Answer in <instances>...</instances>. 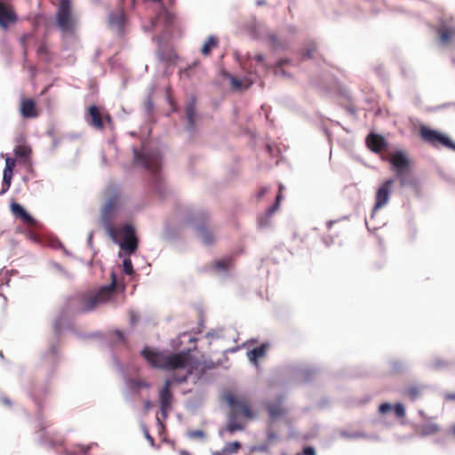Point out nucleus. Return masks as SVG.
Returning <instances> with one entry per match:
<instances>
[{"mask_svg":"<svg viewBox=\"0 0 455 455\" xmlns=\"http://www.w3.org/2000/svg\"><path fill=\"white\" fill-rule=\"evenodd\" d=\"M296 455H316L315 451L313 447H305L302 453H297Z\"/></svg>","mask_w":455,"mask_h":455,"instance_id":"nucleus-39","label":"nucleus"},{"mask_svg":"<svg viewBox=\"0 0 455 455\" xmlns=\"http://www.w3.org/2000/svg\"><path fill=\"white\" fill-rule=\"evenodd\" d=\"M90 449H91L90 445L85 446V445H82V444H77L74 447V451H67V454H68V455H76L79 453L86 454Z\"/></svg>","mask_w":455,"mask_h":455,"instance_id":"nucleus-34","label":"nucleus"},{"mask_svg":"<svg viewBox=\"0 0 455 455\" xmlns=\"http://www.w3.org/2000/svg\"><path fill=\"white\" fill-rule=\"evenodd\" d=\"M366 144L368 148L375 152L379 153L386 148V141L381 135L371 133L366 138Z\"/></svg>","mask_w":455,"mask_h":455,"instance_id":"nucleus-18","label":"nucleus"},{"mask_svg":"<svg viewBox=\"0 0 455 455\" xmlns=\"http://www.w3.org/2000/svg\"><path fill=\"white\" fill-rule=\"evenodd\" d=\"M444 398L445 400L447 401H451V400H454L455 401V394H452V393H447L444 395Z\"/></svg>","mask_w":455,"mask_h":455,"instance_id":"nucleus-46","label":"nucleus"},{"mask_svg":"<svg viewBox=\"0 0 455 455\" xmlns=\"http://www.w3.org/2000/svg\"><path fill=\"white\" fill-rule=\"evenodd\" d=\"M282 185H280L279 187V193L276 195L275 196V204L270 206L267 211V216H270L271 214H273L280 206V201H281V198H282V196H281V193H282Z\"/></svg>","mask_w":455,"mask_h":455,"instance_id":"nucleus-30","label":"nucleus"},{"mask_svg":"<svg viewBox=\"0 0 455 455\" xmlns=\"http://www.w3.org/2000/svg\"><path fill=\"white\" fill-rule=\"evenodd\" d=\"M131 389L139 392L141 388L150 387V384L144 379H131L129 382Z\"/></svg>","mask_w":455,"mask_h":455,"instance_id":"nucleus-28","label":"nucleus"},{"mask_svg":"<svg viewBox=\"0 0 455 455\" xmlns=\"http://www.w3.org/2000/svg\"><path fill=\"white\" fill-rule=\"evenodd\" d=\"M267 149L270 155H274L275 151H276L277 153L280 152L279 148H274L271 145H267Z\"/></svg>","mask_w":455,"mask_h":455,"instance_id":"nucleus-42","label":"nucleus"},{"mask_svg":"<svg viewBox=\"0 0 455 455\" xmlns=\"http://www.w3.org/2000/svg\"><path fill=\"white\" fill-rule=\"evenodd\" d=\"M316 51V45L315 43H310L307 44V48L302 52V59H311L315 52Z\"/></svg>","mask_w":455,"mask_h":455,"instance_id":"nucleus-32","label":"nucleus"},{"mask_svg":"<svg viewBox=\"0 0 455 455\" xmlns=\"http://www.w3.org/2000/svg\"><path fill=\"white\" fill-rule=\"evenodd\" d=\"M262 59H263V57H262L261 55H258V56H256V60H257L258 61H261V60H262Z\"/></svg>","mask_w":455,"mask_h":455,"instance_id":"nucleus-50","label":"nucleus"},{"mask_svg":"<svg viewBox=\"0 0 455 455\" xmlns=\"http://www.w3.org/2000/svg\"><path fill=\"white\" fill-rule=\"evenodd\" d=\"M152 406H153V404H152L151 401H149V400H147L144 403V409L146 411H148L152 408Z\"/></svg>","mask_w":455,"mask_h":455,"instance_id":"nucleus-44","label":"nucleus"},{"mask_svg":"<svg viewBox=\"0 0 455 455\" xmlns=\"http://www.w3.org/2000/svg\"><path fill=\"white\" fill-rule=\"evenodd\" d=\"M195 115H196V106L194 102H190L186 107V116L190 128H193L195 125Z\"/></svg>","mask_w":455,"mask_h":455,"instance_id":"nucleus-26","label":"nucleus"},{"mask_svg":"<svg viewBox=\"0 0 455 455\" xmlns=\"http://www.w3.org/2000/svg\"><path fill=\"white\" fill-rule=\"evenodd\" d=\"M125 21L124 11L121 8L110 12L108 18L109 28L116 30L119 35L124 34Z\"/></svg>","mask_w":455,"mask_h":455,"instance_id":"nucleus-13","label":"nucleus"},{"mask_svg":"<svg viewBox=\"0 0 455 455\" xmlns=\"http://www.w3.org/2000/svg\"><path fill=\"white\" fill-rule=\"evenodd\" d=\"M219 40L213 36H210L202 46L201 52L204 56H209L212 50L218 46Z\"/></svg>","mask_w":455,"mask_h":455,"instance_id":"nucleus-22","label":"nucleus"},{"mask_svg":"<svg viewBox=\"0 0 455 455\" xmlns=\"http://www.w3.org/2000/svg\"><path fill=\"white\" fill-rule=\"evenodd\" d=\"M243 424L236 422L234 419H230L227 424V430L229 433H234L235 431L243 430Z\"/></svg>","mask_w":455,"mask_h":455,"instance_id":"nucleus-31","label":"nucleus"},{"mask_svg":"<svg viewBox=\"0 0 455 455\" xmlns=\"http://www.w3.org/2000/svg\"><path fill=\"white\" fill-rule=\"evenodd\" d=\"M392 405L388 403H381L379 407V411L381 413V414H385L387 412H388L389 411L392 410Z\"/></svg>","mask_w":455,"mask_h":455,"instance_id":"nucleus-38","label":"nucleus"},{"mask_svg":"<svg viewBox=\"0 0 455 455\" xmlns=\"http://www.w3.org/2000/svg\"><path fill=\"white\" fill-rule=\"evenodd\" d=\"M439 430H440V427L437 424L427 423V424L421 426L419 433L421 435L426 436V435H435L437 432H439Z\"/></svg>","mask_w":455,"mask_h":455,"instance_id":"nucleus-24","label":"nucleus"},{"mask_svg":"<svg viewBox=\"0 0 455 455\" xmlns=\"http://www.w3.org/2000/svg\"><path fill=\"white\" fill-rule=\"evenodd\" d=\"M141 355L154 368L168 371L185 370V374L175 377V380L179 383L185 382L192 374L200 379L206 371L215 368L212 361L194 358L187 352L166 354L145 347Z\"/></svg>","mask_w":455,"mask_h":455,"instance_id":"nucleus-1","label":"nucleus"},{"mask_svg":"<svg viewBox=\"0 0 455 455\" xmlns=\"http://www.w3.org/2000/svg\"><path fill=\"white\" fill-rule=\"evenodd\" d=\"M123 241L120 243L122 250L128 254H132L138 248V239L136 237L135 229L131 225H125L123 228Z\"/></svg>","mask_w":455,"mask_h":455,"instance_id":"nucleus-11","label":"nucleus"},{"mask_svg":"<svg viewBox=\"0 0 455 455\" xmlns=\"http://www.w3.org/2000/svg\"><path fill=\"white\" fill-rule=\"evenodd\" d=\"M194 435H196V436L202 437L204 435V433L202 431H196V432H195Z\"/></svg>","mask_w":455,"mask_h":455,"instance_id":"nucleus-48","label":"nucleus"},{"mask_svg":"<svg viewBox=\"0 0 455 455\" xmlns=\"http://www.w3.org/2000/svg\"><path fill=\"white\" fill-rule=\"evenodd\" d=\"M231 84L235 89H241L243 88L242 81H240L237 78L232 77L231 78Z\"/></svg>","mask_w":455,"mask_h":455,"instance_id":"nucleus-40","label":"nucleus"},{"mask_svg":"<svg viewBox=\"0 0 455 455\" xmlns=\"http://www.w3.org/2000/svg\"><path fill=\"white\" fill-rule=\"evenodd\" d=\"M267 350V344H261L259 347H254L247 353L248 359L254 363L258 364V360L264 357Z\"/></svg>","mask_w":455,"mask_h":455,"instance_id":"nucleus-19","label":"nucleus"},{"mask_svg":"<svg viewBox=\"0 0 455 455\" xmlns=\"http://www.w3.org/2000/svg\"><path fill=\"white\" fill-rule=\"evenodd\" d=\"M31 148L27 145H18L14 148V154L17 157L27 159L31 155Z\"/></svg>","mask_w":455,"mask_h":455,"instance_id":"nucleus-25","label":"nucleus"},{"mask_svg":"<svg viewBox=\"0 0 455 455\" xmlns=\"http://www.w3.org/2000/svg\"><path fill=\"white\" fill-rule=\"evenodd\" d=\"M228 403L234 408L235 413L243 415L249 419L254 418V413L252 412L251 406L246 400L229 397Z\"/></svg>","mask_w":455,"mask_h":455,"instance_id":"nucleus-15","label":"nucleus"},{"mask_svg":"<svg viewBox=\"0 0 455 455\" xmlns=\"http://www.w3.org/2000/svg\"><path fill=\"white\" fill-rule=\"evenodd\" d=\"M267 39H268V42H269L270 45H271L272 47L275 48V47H276V43H277V38H276V36H275V35H272V34H271V35H269V36H267Z\"/></svg>","mask_w":455,"mask_h":455,"instance_id":"nucleus-41","label":"nucleus"},{"mask_svg":"<svg viewBox=\"0 0 455 455\" xmlns=\"http://www.w3.org/2000/svg\"><path fill=\"white\" fill-rule=\"evenodd\" d=\"M282 62H283V60H279V61H278V65H280V66H281V65H282Z\"/></svg>","mask_w":455,"mask_h":455,"instance_id":"nucleus-55","label":"nucleus"},{"mask_svg":"<svg viewBox=\"0 0 455 455\" xmlns=\"http://www.w3.org/2000/svg\"><path fill=\"white\" fill-rule=\"evenodd\" d=\"M241 447V444L239 442H233L227 444L225 451H227L228 454L236 452Z\"/></svg>","mask_w":455,"mask_h":455,"instance_id":"nucleus-35","label":"nucleus"},{"mask_svg":"<svg viewBox=\"0 0 455 455\" xmlns=\"http://www.w3.org/2000/svg\"><path fill=\"white\" fill-rule=\"evenodd\" d=\"M11 212L15 218L20 220L24 224L29 227H35L36 225V220L28 214L20 204L15 202L12 203Z\"/></svg>","mask_w":455,"mask_h":455,"instance_id":"nucleus-17","label":"nucleus"},{"mask_svg":"<svg viewBox=\"0 0 455 455\" xmlns=\"http://www.w3.org/2000/svg\"><path fill=\"white\" fill-rule=\"evenodd\" d=\"M0 402L3 404L6 405V406H11L12 405V401L9 398H7V397L0 398Z\"/></svg>","mask_w":455,"mask_h":455,"instance_id":"nucleus-43","label":"nucleus"},{"mask_svg":"<svg viewBox=\"0 0 455 455\" xmlns=\"http://www.w3.org/2000/svg\"><path fill=\"white\" fill-rule=\"evenodd\" d=\"M88 116L89 124L97 130L104 129V120L108 124H112V118L108 112L100 113V108L95 105L89 107Z\"/></svg>","mask_w":455,"mask_h":455,"instance_id":"nucleus-10","label":"nucleus"},{"mask_svg":"<svg viewBox=\"0 0 455 455\" xmlns=\"http://www.w3.org/2000/svg\"><path fill=\"white\" fill-rule=\"evenodd\" d=\"M131 319L132 323H135V317L133 315H132Z\"/></svg>","mask_w":455,"mask_h":455,"instance_id":"nucleus-54","label":"nucleus"},{"mask_svg":"<svg viewBox=\"0 0 455 455\" xmlns=\"http://www.w3.org/2000/svg\"><path fill=\"white\" fill-rule=\"evenodd\" d=\"M282 398L267 404V411L271 419H275L283 414Z\"/></svg>","mask_w":455,"mask_h":455,"instance_id":"nucleus-21","label":"nucleus"},{"mask_svg":"<svg viewBox=\"0 0 455 455\" xmlns=\"http://www.w3.org/2000/svg\"><path fill=\"white\" fill-rule=\"evenodd\" d=\"M394 182L393 179L387 180L376 191L372 216L388 203Z\"/></svg>","mask_w":455,"mask_h":455,"instance_id":"nucleus-8","label":"nucleus"},{"mask_svg":"<svg viewBox=\"0 0 455 455\" xmlns=\"http://www.w3.org/2000/svg\"><path fill=\"white\" fill-rule=\"evenodd\" d=\"M197 232L203 242L206 244H212L215 241L213 233L204 223L197 225Z\"/></svg>","mask_w":455,"mask_h":455,"instance_id":"nucleus-20","label":"nucleus"},{"mask_svg":"<svg viewBox=\"0 0 455 455\" xmlns=\"http://www.w3.org/2000/svg\"><path fill=\"white\" fill-rule=\"evenodd\" d=\"M393 409H394L395 414L396 415L397 418L405 417V414H406L405 409L402 403H395Z\"/></svg>","mask_w":455,"mask_h":455,"instance_id":"nucleus-36","label":"nucleus"},{"mask_svg":"<svg viewBox=\"0 0 455 455\" xmlns=\"http://www.w3.org/2000/svg\"><path fill=\"white\" fill-rule=\"evenodd\" d=\"M439 41L443 45H448L455 40V19L442 18L436 27Z\"/></svg>","mask_w":455,"mask_h":455,"instance_id":"nucleus-6","label":"nucleus"},{"mask_svg":"<svg viewBox=\"0 0 455 455\" xmlns=\"http://www.w3.org/2000/svg\"><path fill=\"white\" fill-rule=\"evenodd\" d=\"M117 206V200L115 198L110 199L105 205L103 210V218L104 219H109L112 212L115 211V209Z\"/></svg>","mask_w":455,"mask_h":455,"instance_id":"nucleus-27","label":"nucleus"},{"mask_svg":"<svg viewBox=\"0 0 455 455\" xmlns=\"http://www.w3.org/2000/svg\"><path fill=\"white\" fill-rule=\"evenodd\" d=\"M145 435H146V438L148 440V442L150 443V444L153 446L154 443H155V440L154 438L149 435V433L146 430L145 431Z\"/></svg>","mask_w":455,"mask_h":455,"instance_id":"nucleus-45","label":"nucleus"},{"mask_svg":"<svg viewBox=\"0 0 455 455\" xmlns=\"http://www.w3.org/2000/svg\"><path fill=\"white\" fill-rule=\"evenodd\" d=\"M406 395L411 400L415 401L420 395V389L419 387L411 386L406 389Z\"/></svg>","mask_w":455,"mask_h":455,"instance_id":"nucleus-33","label":"nucleus"},{"mask_svg":"<svg viewBox=\"0 0 455 455\" xmlns=\"http://www.w3.org/2000/svg\"><path fill=\"white\" fill-rule=\"evenodd\" d=\"M390 163L394 167L396 176L400 179L401 186H404L406 184L404 174L409 170V160L403 153L396 152L392 156Z\"/></svg>","mask_w":455,"mask_h":455,"instance_id":"nucleus-9","label":"nucleus"},{"mask_svg":"<svg viewBox=\"0 0 455 455\" xmlns=\"http://www.w3.org/2000/svg\"><path fill=\"white\" fill-rule=\"evenodd\" d=\"M133 161L152 173H156L161 167V156L156 151L133 150Z\"/></svg>","mask_w":455,"mask_h":455,"instance_id":"nucleus-4","label":"nucleus"},{"mask_svg":"<svg viewBox=\"0 0 455 455\" xmlns=\"http://www.w3.org/2000/svg\"><path fill=\"white\" fill-rule=\"evenodd\" d=\"M37 55L40 56L44 61L51 62L52 60V54L44 44H42L37 48Z\"/></svg>","mask_w":455,"mask_h":455,"instance_id":"nucleus-29","label":"nucleus"},{"mask_svg":"<svg viewBox=\"0 0 455 455\" xmlns=\"http://www.w3.org/2000/svg\"><path fill=\"white\" fill-rule=\"evenodd\" d=\"M116 335L120 338H123V333L120 331H116Z\"/></svg>","mask_w":455,"mask_h":455,"instance_id":"nucleus-51","label":"nucleus"},{"mask_svg":"<svg viewBox=\"0 0 455 455\" xmlns=\"http://www.w3.org/2000/svg\"><path fill=\"white\" fill-rule=\"evenodd\" d=\"M17 20L18 15L12 5L0 0V28L7 29L10 25L15 24Z\"/></svg>","mask_w":455,"mask_h":455,"instance_id":"nucleus-12","label":"nucleus"},{"mask_svg":"<svg viewBox=\"0 0 455 455\" xmlns=\"http://www.w3.org/2000/svg\"><path fill=\"white\" fill-rule=\"evenodd\" d=\"M233 266V258L225 257L213 263V267L218 271H228Z\"/></svg>","mask_w":455,"mask_h":455,"instance_id":"nucleus-23","label":"nucleus"},{"mask_svg":"<svg viewBox=\"0 0 455 455\" xmlns=\"http://www.w3.org/2000/svg\"><path fill=\"white\" fill-rule=\"evenodd\" d=\"M116 288V279L112 274L111 283L98 290L90 291L78 296L76 299V310L79 313H87L95 309L98 305L105 303L113 297Z\"/></svg>","mask_w":455,"mask_h":455,"instance_id":"nucleus-2","label":"nucleus"},{"mask_svg":"<svg viewBox=\"0 0 455 455\" xmlns=\"http://www.w3.org/2000/svg\"><path fill=\"white\" fill-rule=\"evenodd\" d=\"M451 432H452V434L455 435V425H453V426L451 427Z\"/></svg>","mask_w":455,"mask_h":455,"instance_id":"nucleus-52","label":"nucleus"},{"mask_svg":"<svg viewBox=\"0 0 455 455\" xmlns=\"http://www.w3.org/2000/svg\"><path fill=\"white\" fill-rule=\"evenodd\" d=\"M15 165L16 161L14 158L6 157L5 167L3 173V188L0 190V196L4 194L10 188Z\"/></svg>","mask_w":455,"mask_h":455,"instance_id":"nucleus-16","label":"nucleus"},{"mask_svg":"<svg viewBox=\"0 0 455 455\" xmlns=\"http://www.w3.org/2000/svg\"><path fill=\"white\" fill-rule=\"evenodd\" d=\"M20 114L23 118H36L40 111L35 100L31 98H23L20 103Z\"/></svg>","mask_w":455,"mask_h":455,"instance_id":"nucleus-14","label":"nucleus"},{"mask_svg":"<svg viewBox=\"0 0 455 455\" xmlns=\"http://www.w3.org/2000/svg\"><path fill=\"white\" fill-rule=\"evenodd\" d=\"M56 22L60 29L64 33L74 30L76 18L72 10L71 0H60L56 12Z\"/></svg>","mask_w":455,"mask_h":455,"instance_id":"nucleus-3","label":"nucleus"},{"mask_svg":"<svg viewBox=\"0 0 455 455\" xmlns=\"http://www.w3.org/2000/svg\"><path fill=\"white\" fill-rule=\"evenodd\" d=\"M55 330H56L57 332L60 331V328H59V326L57 324H55Z\"/></svg>","mask_w":455,"mask_h":455,"instance_id":"nucleus-53","label":"nucleus"},{"mask_svg":"<svg viewBox=\"0 0 455 455\" xmlns=\"http://www.w3.org/2000/svg\"><path fill=\"white\" fill-rule=\"evenodd\" d=\"M173 382H177L175 380V377L173 379H168L164 381L163 388L159 392V403H160V411L163 415V418H166L169 411L172 409V403L173 401V395L171 392V387Z\"/></svg>","mask_w":455,"mask_h":455,"instance_id":"nucleus-7","label":"nucleus"},{"mask_svg":"<svg viewBox=\"0 0 455 455\" xmlns=\"http://www.w3.org/2000/svg\"><path fill=\"white\" fill-rule=\"evenodd\" d=\"M419 135L421 139L432 145L433 147L438 148L443 146L446 148L455 151V142L452 141L448 136L426 126H421L419 129Z\"/></svg>","mask_w":455,"mask_h":455,"instance_id":"nucleus-5","label":"nucleus"},{"mask_svg":"<svg viewBox=\"0 0 455 455\" xmlns=\"http://www.w3.org/2000/svg\"><path fill=\"white\" fill-rule=\"evenodd\" d=\"M47 426H48V424H46V425L42 424V425L40 426V431L44 430V429H45V427H46Z\"/></svg>","mask_w":455,"mask_h":455,"instance_id":"nucleus-49","label":"nucleus"},{"mask_svg":"<svg viewBox=\"0 0 455 455\" xmlns=\"http://www.w3.org/2000/svg\"><path fill=\"white\" fill-rule=\"evenodd\" d=\"M267 188H261L258 194V197L260 198L265 193H267Z\"/></svg>","mask_w":455,"mask_h":455,"instance_id":"nucleus-47","label":"nucleus"},{"mask_svg":"<svg viewBox=\"0 0 455 455\" xmlns=\"http://www.w3.org/2000/svg\"><path fill=\"white\" fill-rule=\"evenodd\" d=\"M123 267H124V272L126 275H130L133 273L132 263L129 258L124 259V260L123 262Z\"/></svg>","mask_w":455,"mask_h":455,"instance_id":"nucleus-37","label":"nucleus"}]
</instances>
